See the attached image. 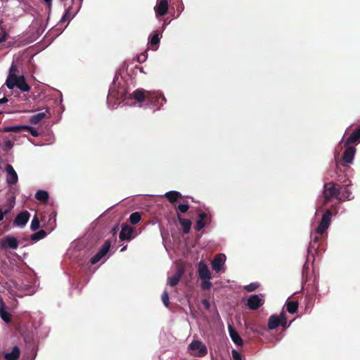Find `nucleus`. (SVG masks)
Returning <instances> with one entry per match:
<instances>
[{
  "label": "nucleus",
  "mask_w": 360,
  "mask_h": 360,
  "mask_svg": "<svg viewBox=\"0 0 360 360\" xmlns=\"http://www.w3.org/2000/svg\"><path fill=\"white\" fill-rule=\"evenodd\" d=\"M164 195L166 196L172 203L176 202L181 196V193L176 191H168Z\"/></svg>",
  "instance_id": "27"
},
{
  "label": "nucleus",
  "mask_w": 360,
  "mask_h": 360,
  "mask_svg": "<svg viewBox=\"0 0 360 360\" xmlns=\"http://www.w3.org/2000/svg\"><path fill=\"white\" fill-rule=\"evenodd\" d=\"M13 207V205L8 206L6 209H3V207H0V221H1L4 219V217L11 211Z\"/></svg>",
  "instance_id": "36"
},
{
  "label": "nucleus",
  "mask_w": 360,
  "mask_h": 360,
  "mask_svg": "<svg viewBox=\"0 0 360 360\" xmlns=\"http://www.w3.org/2000/svg\"><path fill=\"white\" fill-rule=\"evenodd\" d=\"M188 350L198 357L205 356L207 354V347L200 340L192 341L188 347Z\"/></svg>",
  "instance_id": "8"
},
{
  "label": "nucleus",
  "mask_w": 360,
  "mask_h": 360,
  "mask_svg": "<svg viewBox=\"0 0 360 360\" xmlns=\"http://www.w3.org/2000/svg\"><path fill=\"white\" fill-rule=\"evenodd\" d=\"M340 188L341 186L334 182L325 184L323 191L324 205L327 204L332 198L340 200Z\"/></svg>",
  "instance_id": "5"
},
{
  "label": "nucleus",
  "mask_w": 360,
  "mask_h": 360,
  "mask_svg": "<svg viewBox=\"0 0 360 360\" xmlns=\"http://www.w3.org/2000/svg\"><path fill=\"white\" fill-rule=\"evenodd\" d=\"M183 273L184 269L179 268L174 276L168 277L167 285L172 287L176 285L179 283Z\"/></svg>",
  "instance_id": "20"
},
{
  "label": "nucleus",
  "mask_w": 360,
  "mask_h": 360,
  "mask_svg": "<svg viewBox=\"0 0 360 360\" xmlns=\"http://www.w3.org/2000/svg\"><path fill=\"white\" fill-rule=\"evenodd\" d=\"M179 221L182 226L183 231L184 233H188L190 231L191 226V221L188 219H184L181 218L180 217H178Z\"/></svg>",
  "instance_id": "26"
},
{
  "label": "nucleus",
  "mask_w": 360,
  "mask_h": 360,
  "mask_svg": "<svg viewBox=\"0 0 360 360\" xmlns=\"http://www.w3.org/2000/svg\"><path fill=\"white\" fill-rule=\"evenodd\" d=\"M198 274L200 279L212 278L209 267L203 261H200L198 264Z\"/></svg>",
  "instance_id": "16"
},
{
  "label": "nucleus",
  "mask_w": 360,
  "mask_h": 360,
  "mask_svg": "<svg viewBox=\"0 0 360 360\" xmlns=\"http://www.w3.org/2000/svg\"><path fill=\"white\" fill-rule=\"evenodd\" d=\"M111 243L109 240L105 241L103 245L101 247L98 252L91 257V263L92 264H96L98 261H100L109 251Z\"/></svg>",
  "instance_id": "11"
},
{
  "label": "nucleus",
  "mask_w": 360,
  "mask_h": 360,
  "mask_svg": "<svg viewBox=\"0 0 360 360\" xmlns=\"http://www.w3.org/2000/svg\"><path fill=\"white\" fill-rule=\"evenodd\" d=\"M228 330L231 340L237 345L241 346L243 343V339L240 338L237 331L233 328L232 326L229 325Z\"/></svg>",
  "instance_id": "19"
},
{
  "label": "nucleus",
  "mask_w": 360,
  "mask_h": 360,
  "mask_svg": "<svg viewBox=\"0 0 360 360\" xmlns=\"http://www.w3.org/2000/svg\"><path fill=\"white\" fill-rule=\"evenodd\" d=\"M212 221V216L210 214L201 212L198 214V219L195 224V229L197 231H201L203 228L208 226Z\"/></svg>",
  "instance_id": "9"
},
{
  "label": "nucleus",
  "mask_w": 360,
  "mask_h": 360,
  "mask_svg": "<svg viewBox=\"0 0 360 360\" xmlns=\"http://www.w3.org/2000/svg\"><path fill=\"white\" fill-rule=\"evenodd\" d=\"M352 194V192L349 190L347 187H345L344 190L341 192L340 195V200L344 201L346 199L349 200V196Z\"/></svg>",
  "instance_id": "33"
},
{
  "label": "nucleus",
  "mask_w": 360,
  "mask_h": 360,
  "mask_svg": "<svg viewBox=\"0 0 360 360\" xmlns=\"http://www.w3.org/2000/svg\"><path fill=\"white\" fill-rule=\"evenodd\" d=\"M15 86L18 87L22 92L29 91L30 89V87L25 82V77L23 76H19V79Z\"/></svg>",
  "instance_id": "25"
},
{
  "label": "nucleus",
  "mask_w": 360,
  "mask_h": 360,
  "mask_svg": "<svg viewBox=\"0 0 360 360\" xmlns=\"http://www.w3.org/2000/svg\"><path fill=\"white\" fill-rule=\"evenodd\" d=\"M131 97L138 103L146 101L147 105L156 107L157 109H160L166 103V98L161 92L149 91L143 89L135 90Z\"/></svg>",
  "instance_id": "1"
},
{
  "label": "nucleus",
  "mask_w": 360,
  "mask_h": 360,
  "mask_svg": "<svg viewBox=\"0 0 360 360\" xmlns=\"http://www.w3.org/2000/svg\"><path fill=\"white\" fill-rule=\"evenodd\" d=\"M13 287L9 285L7 288L8 290L10 292V293L12 295L18 296V297H22L24 295H31L30 292H22L21 290L20 289V287L18 284H17L15 282H12Z\"/></svg>",
  "instance_id": "22"
},
{
  "label": "nucleus",
  "mask_w": 360,
  "mask_h": 360,
  "mask_svg": "<svg viewBox=\"0 0 360 360\" xmlns=\"http://www.w3.org/2000/svg\"><path fill=\"white\" fill-rule=\"evenodd\" d=\"M5 172L6 173V180L7 184L8 186L15 185L18 181V176L13 166L7 165L5 167Z\"/></svg>",
  "instance_id": "12"
},
{
  "label": "nucleus",
  "mask_w": 360,
  "mask_h": 360,
  "mask_svg": "<svg viewBox=\"0 0 360 360\" xmlns=\"http://www.w3.org/2000/svg\"><path fill=\"white\" fill-rule=\"evenodd\" d=\"M259 286V284L257 282L251 283L249 285H246L243 287V289L247 292H252L257 289Z\"/></svg>",
  "instance_id": "37"
},
{
  "label": "nucleus",
  "mask_w": 360,
  "mask_h": 360,
  "mask_svg": "<svg viewBox=\"0 0 360 360\" xmlns=\"http://www.w3.org/2000/svg\"><path fill=\"white\" fill-rule=\"evenodd\" d=\"M332 217V212L330 210H326L322 215L321 220L316 228L314 233L311 234V242L310 243L311 248H318L319 242L323 238V234L328 229Z\"/></svg>",
  "instance_id": "2"
},
{
  "label": "nucleus",
  "mask_w": 360,
  "mask_h": 360,
  "mask_svg": "<svg viewBox=\"0 0 360 360\" xmlns=\"http://www.w3.org/2000/svg\"><path fill=\"white\" fill-rule=\"evenodd\" d=\"M290 300V297L288 298ZM286 310L288 313L292 314V301L288 300L286 303Z\"/></svg>",
  "instance_id": "45"
},
{
  "label": "nucleus",
  "mask_w": 360,
  "mask_h": 360,
  "mask_svg": "<svg viewBox=\"0 0 360 360\" xmlns=\"http://www.w3.org/2000/svg\"><path fill=\"white\" fill-rule=\"evenodd\" d=\"M4 144L6 149H11L13 147V143L9 140L6 141Z\"/></svg>",
  "instance_id": "47"
},
{
  "label": "nucleus",
  "mask_w": 360,
  "mask_h": 360,
  "mask_svg": "<svg viewBox=\"0 0 360 360\" xmlns=\"http://www.w3.org/2000/svg\"><path fill=\"white\" fill-rule=\"evenodd\" d=\"M298 307H299V303L297 301H295L294 300V314H295L297 312V310L298 309Z\"/></svg>",
  "instance_id": "49"
},
{
  "label": "nucleus",
  "mask_w": 360,
  "mask_h": 360,
  "mask_svg": "<svg viewBox=\"0 0 360 360\" xmlns=\"http://www.w3.org/2000/svg\"><path fill=\"white\" fill-rule=\"evenodd\" d=\"M0 316L1 319L6 323L10 322L11 321V316L10 314L6 311V309L4 307V303L1 302V307H0Z\"/></svg>",
  "instance_id": "31"
},
{
  "label": "nucleus",
  "mask_w": 360,
  "mask_h": 360,
  "mask_svg": "<svg viewBox=\"0 0 360 360\" xmlns=\"http://www.w3.org/2000/svg\"><path fill=\"white\" fill-rule=\"evenodd\" d=\"M162 300L164 305L167 307L169 306V294L166 290L162 295Z\"/></svg>",
  "instance_id": "41"
},
{
  "label": "nucleus",
  "mask_w": 360,
  "mask_h": 360,
  "mask_svg": "<svg viewBox=\"0 0 360 360\" xmlns=\"http://www.w3.org/2000/svg\"><path fill=\"white\" fill-rule=\"evenodd\" d=\"M8 101V98L6 97H4L2 98H0V104H4L6 103Z\"/></svg>",
  "instance_id": "50"
},
{
  "label": "nucleus",
  "mask_w": 360,
  "mask_h": 360,
  "mask_svg": "<svg viewBox=\"0 0 360 360\" xmlns=\"http://www.w3.org/2000/svg\"><path fill=\"white\" fill-rule=\"evenodd\" d=\"M154 10L157 16L165 15L168 11V1L158 0Z\"/></svg>",
  "instance_id": "15"
},
{
  "label": "nucleus",
  "mask_w": 360,
  "mask_h": 360,
  "mask_svg": "<svg viewBox=\"0 0 360 360\" xmlns=\"http://www.w3.org/2000/svg\"><path fill=\"white\" fill-rule=\"evenodd\" d=\"M212 278H201L202 281L201 283V288L204 290H209L212 287V283L210 282V279Z\"/></svg>",
  "instance_id": "35"
},
{
  "label": "nucleus",
  "mask_w": 360,
  "mask_h": 360,
  "mask_svg": "<svg viewBox=\"0 0 360 360\" xmlns=\"http://www.w3.org/2000/svg\"><path fill=\"white\" fill-rule=\"evenodd\" d=\"M40 224L37 217L35 215L31 222L30 229L32 231H36L39 228Z\"/></svg>",
  "instance_id": "38"
},
{
  "label": "nucleus",
  "mask_w": 360,
  "mask_h": 360,
  "mask_svg": "<svg viewBox=\"0 0 360 360\" xmlns=\"http://www.w3.org/2000/svg\"><path fill=\"white\" fill-rule=\"evenodd\" d=\"M25 125L7 126L3 129L4 132L19 133L24 131Z\"/></svg>",
  "instance_id": "28"
},
{
  "label": "nucleus",
  "mask_w": 360,
  "mask_h": 360,
  "mask_svg": "<svg viewBox=\"0 0 360 360\" xmlns=\"http://www.w3.org/2000/svg\"><path fill=\"white\" fill-rule=\"evenodd\" d=\"M24 131H29L34 137H37L39 136L38 131L34 127L25 125Z\"/></svg>",
  "instance_id": "40"
},
{
  "label": "nucleus",
  "mask_w": 360,
  "mask_h": 360,
  "mask_svg": "<svg viewBox=\"0 0 360 360\" xmlns=\"http://www.w3.org/2000/svg\"><path fill=\"white\" fill-rule=\"evenodd\" d=\"M179 9H181V11H182V10H184V8L179 7Z\"/></svg>",
  "instance_id": "53"
},
{
  "label": "nucleus",
  "mask_w": 360,
  "mask_h": 360,
  "mask_svg": "<svg viewBox=\"0 0 360 360\" xmlns=\"http://www.w3.org/2000/svg\"><path fill=\"white\" fill-rule=\"evenodd\" d=\"M30 214L29 212H27V211L21 212L15 218L13 224L15 226L24 227L27 224V223L30 219Z\"/></svg>",
  "instance_id": "14"
},
{
  "label": "nucleus",
  "mask_w": 360,
  "mask_h": 360,
  "mask_svg": "<svg viewBox=\"0 0 360 360\" xmlns=\"http://www.w3.org/2000/svg\"><path fill=\"white\" fill-rule=\"evenodd\" d=\"M360 139V127L355 129L345 141L344 146L347 147L350 144L356 143Z\"/></svg>",
  "instance_id": "21"
},
{
  "label": "nucleus",
  "mask_w": 360,
  "mask_h": 360,
  "mask_svg": "<svg viewBox=\"0 0 360 360\" xmlns=\"http://www.w3.org/2000/svg\"><path fill=\"white\" fill-rule=\"evenodd\" d=\"M19 242L17 238L13 236H6L0 240V252H6L8 250H16L18 248Z\"/></svg>",
  "instance_id": "7"
},
{
  "label": "nucleus",
  "mask_w": 360,
  "mask_h": 360,
  "mask_svg": "<svg viewBox=\"0 0 360 360\" xmlns=\"http://www.w3.org/2000/svg\"><path fill=\"white\" fill-rule=\"evenodd\" d=\"M231 354H232V357L233 359V360H242V356L240 355V354L237 352L236 349H233L231 351Z\"/></svg>",
  "instance_id": "44"
},
{
  "label": "nucleus",
  "mask_w": 360,
  "mask_h": 360,
  "mask_svg": "<svg viewBox=\"0 0 360 360\" xmlns=\"http://www.w3.org/2000/svg\"><path fill=\"white\" fill-rule=\"evenodd\" d=\"M46 236H47V233L44 230H40L38 232L33 234L31 236V238L33 240H39L44 238Z\"/></svg>",
  "instance_id": "32"
},
{
  "label": "nucleus",
  "mask_w": 360,
  "mask_h": 360,
  "mask_svg": "<svg viewBox=\"0 0 360 360\" xmlns=\"http://www.w3.org/2000/svg\"><path fill=\"white\" fill-rule=\"evenodd\" d=\"M141 217L139 212H134L129 217L130 223L136 224L141 221Z\"/></svg>",
  "instance_id": "34"
},
{
  "label": "nucleus",
  "mask_w": 360,
  "mask_h": 360,
  "mask_svg": "<svg viewBox=\"0 0 360 360\" xmlns=\"http://www.w3.org/2000/svg\"><path fill=\"white\" fill-rule=\"evenodd\" d=\"M147 58L148 55L146 52H144L137 56V60L139 63H142L146 60Z\"/></svg>",
  "instance_id": "43"
},
{
  "label": "nucleus",
  "mask_w": 360,
  "mask_h": 360,
  "mask_svg": "<svg viewBox=\"0 0 360 360\" xmlns=\"http://www.w3.org/2000/svg\"><path fill=\"white\" fill-rule=\"evenodd\" d=\"M126 249H127V245H124V246H123V247L121 248L120 251H121V252H124V250H126Z\"/></svg>",
  "instance_id": "52"
},
{
  "label": "nucleus",
  "mask_w": 360,
  "mask_h": 360,
  "mask_svg": "<svg viewBox=\"0 0 360 360\" xmlns=\"http://www.w3.org/2000/svg\"><path fill=\"white\" fill-rule=\"evenodd\" d=\"M15 69V66L12 65L10 68L9 75L5 83V84L9 89H13L14 87H15V85H17L18 81L19 79V76L15 75L13 72V70H14Z\"/></svg>",
  "instance_id": "17"
},
{
  "label": "nucleus",
  "mask_w": 360,
  "mask_h": 360,
  "mask_svg": "<svg viewBox=\"0 0 360 360\" xmlns=\"http://www.w3.org/2000/svg\"><path fill=\"white\" fill-rule=\"evenodd\" d=\"M188 203H181L178 205V210L182 213H186L188 210Z\"/></svg>",
  "instance_id": "42"
},
{
  "label": "nucleus",
  "mask_w": 360,
  "mask_h": 360,
  "mask_svg": "<svg viewBox=\"0 0 360 360\" xmlns=\"http://www.w3.org/2000/svg\"><path fill=\"white\" fill-rule=\"evenodd\" d=\"M64 3L65 11L60 22L70 21L79 11L82 0H60Z\"/></svg>",
  "instance_id": "4"
},
{
  "label": "nucleus",
  "mask_w": 360,
  "mask_h": 360,
  "mask_svg": "<svg viewBox=\"0 0 360 360\" xmlns=\"http://www.w3.org/2000/svg\"><path fill=\"white\" fill-rule=\"evenodd\" d=\"M179 9H181V11H182V10H184V8L179 7Z\"/></svg>",
  "instance_id": "54"
},
{
  "label": "nucleus",
  "mask_w": 360,
  "mask_h": 360,
  "mask_svg": "<svg viewBox=\"0 0 360 360\" xmlns=\"http://www.w3.org/2000/svg\"><path fill=\"white\" fill-rule=\"evenodd\" d=\"M356 148L354 146H347L342 155V161L345 164H351L353 162Z\"/></svg>",
  "instance_id": "18"
},
{
  "label": "nucleus",
  "mask_w": 360,
  "mask_h": 360,
  "mask_svg": "<svg viewBox=\"0 0 360 360\" xmlns=\"http://www.w3.org/2000/svg\"><path fill=\"white\" fill-rule=\"evenodd\" d=\"M125 96V89L116 84L115 79H113L112 85L110 86L107 103L110 108H116L120 104L121 100Z\"/></svg>",
  "instance_id": "3"
},
{
  "label": "nucleus",
  "mask_w": 360,
  "mask_h": 360,
  "mask_svg": "<svg viewBox=\"0 0 360 360\" xmlns=\"http://www.w3.org/2000/svg\"><path fill=\"white\" fill-rule=\"evenodd\" d=\"M291 323L292 321H290L289 323H287L285 312L283 309L279 316L274 314L269 317L268 321V328L269 330H274L276 329L279 325H281L283 329H285L290 326Z\"/></svg>",
  "instance_id": "6"
},
{
  "label": "nucleus",
  "mask_w": 360,
  "mask_h": 360,
  "mask_svg": "<svg viewBox=\"0 0 360 360\" xmlns=\"http://www.w3.org/2000/svg\"><path fill=\"white\" fill-rule=\"evenodd\" d=\"M226 259L224 254L217 255L211 263L212 269L216 272H219L225 264Z\"/></svg>",
  "instance_id": "13"
},
{
  "label": "nucleus",
  "mask_w": 360,
  "mask_h": 360,
  "mask_svg": "<svg viewBox=\"0 0 360 360\" xmlns=\"http://www.w3.org/2000/svg\"><path fill=\"white\" fill-rule=\"evenodd\" d=\"M48 5H51L52 0H44Z\"/></svg>",
  "instance_id": "51"
},
{
  "label": "nucleus",
  "mask_w": 360,
  "mask_h": 360,
  "mask_svg": "<svg viewBox=\"0 0 360 360\" xmlns=\"http://www.w3.org/2000/svg\"><path fill=\"white\" fill-rule=\"evenodd\" d=\"M49 197L48 192L44 190H39L35 194L36 199L42 202H47Z\"/></svg>",
  "instance_id": "29"
},
{
  "label": "nucleus",
  "mask_w": 360,
  "mask_h": 360,
  "mask_svg": "<svg viewBox=\"0 0 360 360\" xmlns=\"http://www.w3.org/2000/svg\"><path fill=\"white\" fill-rule=\"evenodd\" d=\"M46 117V112H41L30 117V122L32 124H37Z\"/></svg>",
  "instance_id": "30"
},
{
  "label": "nucleus",
  "mask_w": 360,
  "mask_h": 360,
  "mask_svg": "<svg viewBox=\"0 0 360 360\" xmlns=\"http://www.w3.org/2000/svg\"><path fill=\"white\" fill-rule=\"evenodd\" d=\"M20 356V349L18 347H13L11 352H8L4 355L6 360H16Z\"/></svg>",
  "instance_id": "24"
},
{
  "label": "nucleus",
  "mask_w": 360,
  "mask_h": 360,
  "mask_svg": "<svg viewBox=\"0 0 360 360\" xmlns=\"http://www.w3.org/2000/svg\"><path fill=\"white\" fill-rule=\"evenodd\" d=\"M264 303V295L263 294L252 295L247 300V306L252 310L257 309Z\"/></svg>",
  "instance_id": "10"
},
{
  "label": "nucleus",
  "mask_w": 360,
  "mask_h": 360,
  "mask_svg": "<svg viewBox=\"0 0 360 360\" xmlns=\"http://www.w3.org/2000/svg\"><path fill=\"white\" fill-rule=\"evenodd\" d=\"M202 304L204 305V307H205L207 309H208L210 308V304L209 301H208V300H202Z\"/></svg>",
  "instance_id": "48"
},
{
  "label": "nucleus",
  "mask_w": 360,
  "mask_h": 360,
  "mask_svg": "<svg viewBox=\"0 0 360 360\" xmlns=\"http://www.w3.org/2000/svg\"><path fill=\"white\" fill-rule=\"evenodd\" d=\"M160 34L158 32H155L151 37H150V42L151 44V45H157L159 41H160Z\"/></svg>",
  "instance_id": "39"
},
{
  "label": "nucleus",
  "mask_w": 360,
  "mask_h": 360,
  "mask_svg": "<svg viewBox=\"0 0 360 360\" xmlns=\"http://www.w3.org/2000/svg\"><path fill=\"white\" fill-rule=\"evenodd\" d=\"M133 229L129 226H124L122 228L119 238L121 240H129L131 238Z\"/></svg>",
  "instance_id": "23"
},
{
  "label": "nucleus",
  "mask_w": 360,
  "mask_h": 360,
  "mask_svg": "<svg viewBox=\"0 0 360 360\" xmlns=\"http://www.w3.org/2000/svg\"><path fill=\"white\" fill-rule=\"evenodd\" d=\"M8 38V34L6 32L0 34V43L5 41Z\"/></svg>",
  "instance_id": "46"
}]
</instances>
